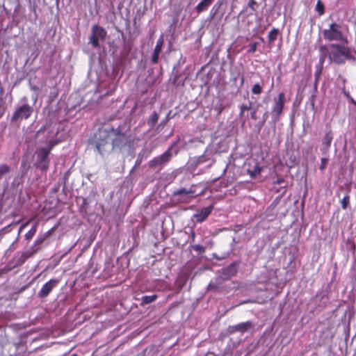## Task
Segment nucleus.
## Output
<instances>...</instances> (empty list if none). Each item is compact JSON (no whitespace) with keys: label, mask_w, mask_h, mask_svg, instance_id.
Wrapping results in <instances>:
<instances>
[{"label":"nucleus","mask_w":356,"mask_h":356,"mask_svg":"<svg viewBox=\"0 0 356 356\" xmlns=\"http://www.w3.org/2000/svg\"><path fill=\"white\" fill-rule=\"evenodd\" d=\"M346 44H331L330 47L334 49V51H328V47L326 45H322L319 49L321 53L320 60L323 62L325 56L327 55L331 62H334L337 64L344 63V58H348L350 54L349 49L346 47Z\"/></svg>","instance_id":"nucleus-1"},{"label":"nucleus","mask_w":356,"mask_h":356,"mask_svg":"<svg viewBox=\"0 0 356 356\" xmlns=\"http://www.w3.org/2000/svg\"><path fill=\"white\" fill-rule=\"evenodd\" d=\"M343 25L332 22L323 31V35L328 42H337V44H348V40Z\"/></svg>","instance_id":"nucleus-2"},{"label":"nucleus","mask_w":356,"mask_h":356,"mask_svg":"<svg viewBox=\"0 0 356 356\" xmlns=\"http://www.w3.org/2000/svg\"><path fill=\"white\" fill-rule=\"evenodd\" d=\"M95 144L96 149L102 156L113 149L108 128L99 129L95 135Z\"/></svg>","instance_id":"nucleus-3"},{"label":"nucleus","mask_w":356,"mask_h":356,"mask_svg":"<svg viewBox=\"0 0 356 356\" xmlns=\"http://www.w3.org/2000/svg\"><path fill=\"white\" fill-rule=\"evenodd\" d=\"M56 143L50 141L48 147L40 148L37 152L36 166L42 171H47L49 168V155Z\"/></svg>","instance_id":"nucleus-4"},{"label":"nucleus","mask_w":356,"mask_h":356,"mask_svg":"<svg viewBox=\"0 0 356 356\" xmlns=\"http://www.w3.org/2000/svg\"><path fill=\"white\" fill-rule=\"evenodd\" d=\"M110 138L112 143V148L122 149L125 147L129 140L128 138L124 133H122L119 127L114 129L113 127L108 128Z\"/></svg>","instance_id":"nucleus-5"},{"label":"nucleus","mask_w":356,"mask_h":356,"mask_svg":"<svg viewBox=\"0 0 356 356\" xmlns=\"http://www.w3.org/2000/svg\"><path fill=\"white\" fill-rule=\"evenodd\" d=\"M172 146L170 147L167 151L159 156L154 157L149 161V167L153 170H160L163 168V165L170 161L172 157L171 149Z\"/></svg>","instance_id":"nucleus-6"},{"label":"nucleus","mask_w":356,"mask_h":356,"mask_svg":"<svg viewBox=\"0 0 356 356\" xmlns=\"http://www.w3.org/2000/svg\"><path fill=\"white\" fill-rule=\"evenodd\" d=\"M106 36V31L98 24L92 26L91 29V35L90 36V42L93 47H99V41L105 40Z\"/></svg>","instance_id":"nucleus-7"},{"label":"nucleus","mask_w":356,"mask_h":356,"mask_svg":"<svg viewBox=\"0 0 356 356\" xmlns=\"http://www.w3.org/2000/svg\"><path fill=\"white\" fill-rule=\"evenodd\" d=\"M33 108L27 104L19 106L13 113L11 121L13 122H20L22 120L28 119L32 114Z\"/></svg>","instance_id":"nucleus-8"},{"label":"nucleus","mask_w":356,"mask_h":356,"mask_svg":"<svg viewBox=\"0 0 356 356\" xmlns=\"http://www.w3.org/2000/svg\"><path fill=\"white\" fill-rule=\"evenodd\" d=\"M273 101L274 104L271 110L272 118L274 121H277L280 119L286 102L284 93L280 92L277 97L274 98Z\"/></svg>","instance_id":"nucleus-9"},{"label":"nucleus","mask_w":356,"mask_h":356,"mask_svg":"<svg viewBox=\"0 0 356 356\" xmlns=\"http://www.w3.org/2000/svg\"><path fill=\"white\" fill-rule=\"evenodd\" d=\"M49 232H47L43 234H40L36 240L34 241L33 245L30 248V249L26 252L23 253L20 257L19 264L23 263L27 258L30 257L33 255V253L37 252L40 246L43 243V242L49 236Z\"/></svg>","instance_id":"nucleus-10"},{"label":"nucleus","mask_w":356,"mask_h":356,"mask_svg":"<svg viewBox=\"0 0 356 356\" xmlns=\"http://www.w3.org/2000/svg\"><path fill=\"white\" fill-rule=\"evenodd\" d=\"M238 262H233L229 264L227 267L222 269V275L217 277L218 280H227L234 276L238 271Z\"/></svg>","instance_id":"nucleus-11"},{"label":"nucleus","mask_w":356,"mask_h":356,"mask_svg":"<svg viewBox=\"0 0 356 356\" xmlns=\"http://www.w3.org/2000/svg\"><path fill=\"white\" fill-rule=\"evenodd\" d=\"M60 280L58 279H51L49 281L46 282L41 288L38 293V296L40 298H44L49 296L54 288H55Z\"/></svg>","instance_id":"nucleus-12"},{"label":"nucleus","mask_w":356,"mask_h":356,"mask_svg":"<svg viewBox=\"0 0 356 356\" xmlns=\"http://www.w3.org/2000/svg\"><path fill=\"white\" fill-rule=\"evenodd\" d=\"M213 210V205L204 207L202 209L197 211L193 215V218H195L197 222L202 223L208 218V216L211 213Z\"/></svg>","instance_id":"nucleus-13"},{"label":"nucleus","mask_w":356,"mask_h":356,"mask_svg":"<svg viewBox=\"0 0 356 356\" xmlns=\"http://www.w3.org/2000/svg\"><path fill=\"white\" fill-rule=\"evenodd\" d=\"M333 139V134L332 131H328L325 133V136L323 138V147L321 149V151L323 152V154H326L331 145L332 141Z\"/></svg>","instance_id":"nucleus-14"},{"label":"nucleus","mask_w":356,"mask_h":356,"mask_svg":"<svg viewBox=\"0 0 356 356\" xmlns=\"http://www.w3.org/2000/svg\"><path fill=\"white\" fill-rule=\"evenodd\" d=\"M163 44V36L161 35L156 42V44L154 49L152 60L153 63H157L159 60V54Z\"/></svg>","instance_id":"nucleus-15"},{"label":"nucleus","mask_w":356,"mask_h":356,"mask_svg":"<svg viewBox=\"0 0 356 356\" xmlns=\"http://www.w3.org/2000/svg\"><path fill=\"white\" fill-rule=\"evenodd\" d=\"M175 194L181 195L183 197H186L190 200L197 196V195L195 193V191L192 188H190L189 189H179V191H176Z\"/></svg>","instance_id":"nucleus-16"},{"label":"nucleus","mask_w":356,"mask_h":356,"mask_svg":"<svg viewBox=\"0 0 356 356\" xmlns=\"http://www.w3.org/2000/svg\"><path fill=\"white\" fill-rule=\"evenodd\" d=\"M233 327L235 331L244 332L252 327V323L250 321L241 323L234 325Z\"/></svg>","instance_id":"nucleus-17"},{"label":"nucleus","mask_w":356,"mask_h":356,"mask_svg":"<svg viewBox=\"0 0 356 356\" xmlns=\"http://www.w3.org/2000/svg\"><path fill=\"white\" fill-rule=\"evenodd\" d=\"M213 0H202L195 7V10L197 13H202L207 10L208 7L211 4Z\"/></svg>","instance_id":"nucleus-18"},{"label":"nucleus","mask_w":356,"mask_h":356,"mask_svg":"<svg viewBox=\"0 0 356 356\" xmlns=\"http://www.w3.org/2000/svg\"><path fill=\"white\" fill-rule=\"evenodd\" d=\"M261 170L262 168L258 164H255L252 168H249L248 170V174L251 178L255 179L261 174Z\"/></svg>","instance_id":"nucleus-19"},{"label":"nucleus","mask_w":356,"mask_h":356,"mask_svg":"<svg viewBox=\"0 0 356 356\" xmlns=\"http://www.w3.org/2000/svg\"><path fill=\"white\" fill-rule=\"evenodd\" d=\"M38 222H36L33 224L31 229L25 234L24 237L26 240H30L33 238V236L35 235V234L37 232Z\"/></svg>","instance_id":"nucleus-20"},{"label":"nucleus","mask_w":356,"mask_h":356,"mask_svg":"<svg viewBox=\"0 0 356 356\" xmlns=\"http://www.w3.org/2000/svg\"><path fill=\"white\" fill-rule=\"evenodd\" d=\"M223 280L217 281V278L216 279L214 282H211L207 286V290L211 291H215L218 289L222 284Z\"/></svg>","instance_id":"nucleus-21"},{"label":"nucleus","mask_w":356,"mask_h":356,"mask_svg":"<svg viewBox=\"0 0 356 356\" xmlns=\"http://www.w3.org/2000/svg\"><path fill=\"white\" fill-rule=\"evenodd\" d=\"M157 298L156 295H152V296H145L142 298L141 300V305H145L147 304H149L155 301Z\"/></svg>","instance_id":"nucleus-22"},{"label":"nucleus","mask_w":356,"mask_h":356,"mask_svg":"<svg viewBox=\"0 0 356 356\" xmlns=\"http://www.w3.org/2000/svg\"><path fill=\"white\" fill-rule=\"evenodd\" d=\"M279 30L277 29H273L268 35V40L269 43H273L277 38Z\"/></svg>","instance_id":"nucleus-23"},{"label":"nucleus","mask_w":356,"mask_h":356,"mask_svg":"<svg viewBox=\"0 0 356 356\" xmlns=\"http://www.w3.org/2000/svg\"><path fill=\"white\" fill-rule=\"evenodd\" d=\"M158 120L159 115L156 112H154L148 119L147 124L150 127H154L157 122Z\"/></svg>","instance_id":"nucleus-24"},{"label":"nucleus","mask_w":356,"mask_h":356,"mask_svg":"<svg viewBox=\"0 0 356 356\" xmlns=\"http://www.w3.org/2000/svg\"><path fill=\"white\" fill-rule=\"evenodd\" d=\"M251 90L253 95H260L263 92V86L260 83H255L253 85Z\"/></svg>","instance_id":"nucleus-25"},{"label":"nucleus","mask_w":356,"mask_h":356,"mask_svg":"<svg viewBox=\"0 0 356 356\" xmlns=\"http://www.w3.org/2000/svg\"><path fill=\"white\" fill-rule=\"evenodd\" d=\"M10 170V168L7 164L0 165V179L6 174L8 173Z\"/></svg>","instance_id":"nucleus-26"},{"label":"nucleus","mask_w":356,"mask_h":356,"mask_svg":"<svg viewBox=\"0 0 356 356\" xmlns=\"http://www.w3.org/2000/svg\"><path fill=\"white\" fill-rule=\"evenodd\" d=\"M251 106H252L251 102L249 103V105H246V104L241 105L239 116L242 117L244 115L245 111L250 110Z\"/></svg>","instance_id":"nucleus-27"},{"label":"nucleus","mask_w":356,"mask_h":356,"mask_svg":"<svg viewBox=\"0 0 356 356\" xmlns=\"http://www.w3.org/2000/svg\"><path fill=\"white\" fill-rule=\"evenodd\" d=\"M350 196L348 195H345L341 201V204L343 209H346L348 208Z\"/></svg>","instance_id":"nucleus-28"},{"label":"nucleus","mask_w":356,"mask_h":356,"mask_svg":"<svg viewBox=\"0 0 356 356\" xmlns=\"http://www.w3.org/2000/svg\"><path fill=\"white\" fill-rule=\"evenodd\" d=\"M316 10L318 13L320 15H323L325 13L324 6L321 3V0H318L316 3Z\"/></svg>","instance_id":"nucleus-29"},{"label":"nucleus","mask_w":356,"mask_h":356,"mask_svg":"<svg viewBox=\"0 0 356 356\" xmlns=\"http://www.w3.org/2000/svg\"><path fill=\"white\" fill-rule=\"evenodd\" d=\"M192 248L199 253H203L205 251V248L199 244L192 245Z\"/></svg>","instance_id":"nucleus-30"},{"label":"nucleus","mask_w":356,"mask_h":356,"mask_svg":"<svg viewBox=\"0 0 356 356\" xmlns=\"http://www.w3.org/2000/svg\"><path fill=\"white\" fill-rule=\"evenodd\" d=\"M328 161H329V159L327 158H321V165L319 167V169L321 171H323L325 169V168L327 166V164L328 163Z\"/></svg>","instance_id":"nucleus-31"},{"label":"nucleus","mask_w":356,"mask_h":356,"mask_svg":"<svg viewBox=\"0 0 356 356\" xmlns=\"http://www.w3.org/2000/svg\"><path fill=\"white\" fill-rule=\"evenodd\" d=\"M257 44H258L257 42L251 43L249 45V50H248V51L250 52V53H253V52L256 51L257 48Z\"/></svg>","instance_id":"nucleus-32"},{"label":"nucleus","mask_w":356,"mask_h":356,"mask_svg":"<svg viewBox=\"0 0 356 356\" xmlns=\"http://www.w3.org/2000/svg\"><path fill=\"white\" fill-rule=\"evenodd\" d=\"M257 4V2L254 1V0H250L248 3V6L252 10V11H255L256 10V8H255V6Z\"/></svg>","instance_id":"nucleus-33"},{"label":"nucleus","mask_w":356,"mask_h":356,"mask_svg":"<svg viewBox=\"0 0 356 356\" xmlns=\"http://www.w3.org/2000/svg\"><path fill=\"white\" fill-rule=\"evenodd\" d=\"M206 161H207L206 156L204 155H202L197 159V162L198 164H200V163H204Z\"/></svg>","instance_id":"nucleus-34"},{"label":"nucleus","mask_w":356,"mask_h":356,"mask_svg":"<svg viewBox=\"0 0 356 356\" xmlns=\"http://www.w3.org/2000/svg\"><path fill=\"white\" fill-rule=\"evenodd\" d=\"M284 182L283 178H278L276 181L273 182L274 184H281Z\"/></svg>","instance_id":"nucleus-35"},{"label":"nucleus","mask_w":356,"mask_h":356,"mask_svg":"<svg viewBox=\"0 0 356 356\" xmlns=\"http://www.w3.org/2000/svg\"><path fill=\"white\" fill-rule=\"evenodd\" d=\"M251 118L253 120H257V115H256V111L254 110L251 112Z\"/></svg>","instance_id":"nucleus-36"},{"label":"nucleus","mask_w":356,"mask_h":356,"mask_svg":"<svg viewBox=\"0 0 356 356\" xmlns=\"http://www.w3.org/2000/svg\"><path fill=\"white\" fill-rule=\"evenodd\" d=\"M268 118V113H265L263 115V120H264V122H265Z\"/></svg>","instance_id":"nucleus-37"},{"label":"nucleus","mask_w":356,"mask_h":356,"mask_svg":"<svg viewBox=\"0 0 356 356\" xmlns=\"http://www.w3.org/2000/svg\"><path fill=\"white\" fill-rule=\"evenodd\" d=\"M191 237H192V239H193V240H194V239H195V232H192Z\"/></svg>","instance_id":"nucleus-38"},{"label":"nucleus","mask_w":356,"mask_h":356,"mask_svg":"<svg viewBox=\"0 0 356 356\" xmlns=\"http://www.w3.org/2000/svg\"><path fill=\"white\" fill-rule=\"evenodd\" d=\"M320 74H321V70L315 73V76H319Z\"/></svg>","instance_id":"nucleus-39"},{"label":"nucleus","mask_w":356,"mask_h":356,"mask_svg":"<svg viewBox=\"0 0 356 356\" xmlns=\"http://www.w3.org/2000/svg\"><path fill=\"white\" fill-rule=\"evenodd\" d=\"M243 82H244V78H243V77H242V78H241V84H243Z\"/></svg>","instance_id":"nucleus-40"},{"label":"nucleus","mask_w":356,"mask_h":356,"mask_svg":"<svg viewBox=\"0 0 356 356\" xmlns=\"http://www.w3.org/2000/svg\"><path fill=\"white\" fill-rule=\"evenodd\" d=\"M25 225H26V224H25V225H22V227H21L20 229H22Z\"/></svg>","instance_id":"nucleus-41"},{"label":"nucleus","mask_w":356,"mask_h":356,"mask_svg":"<svg viewBox=\"0 0 356 356\" xmlns=\"http://www.w3.org/2000/svg\"><path fill=\"white\" fill-rule=\"evenodd\" d=\"M168 120V115L166 117V121Z\"/></svg>","instance_id":"nucleus-42"},{"label":"nucleus","mask_w":356,"mask_h":356,"mask_svg":"<svg viewBox=\"0 0 356 356\" xmlns=\"http://www.w3.org/2000/svg\"><path fill=\"white\" fill-rule=\"evenodd\" d=\"M72 356H78V355H76V354H74V355H72Z\"/></svg>","instance_id":"nucleus-43"},{"label":"nucleus","mask_w":356,"mask_h":356,"mask_svg":"<svg viewBox=\"0 0 356 356\" xmlns=\"http://www.w3.org/2000/svg\"><path fill=\"white\" fill-rule=\"evenodd\" d=\"M354 104L356 106V102H353Z\"/></svg>","instance_id":"nucleus-44"}]
</instances>
